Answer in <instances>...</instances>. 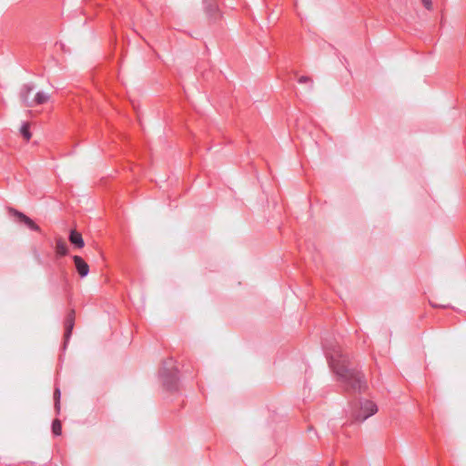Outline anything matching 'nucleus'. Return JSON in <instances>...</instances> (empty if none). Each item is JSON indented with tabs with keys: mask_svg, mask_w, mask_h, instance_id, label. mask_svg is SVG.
Segmentation results:
<instances>
[{
	"mask_svg": "<svg viewBox=\"0 0 466 466\" xmlns=\"http://www.w3.org/2000/svg\"><path fill=\"white\" fill-rule=\"evenodd\" d=\"M330 368L337 374L339 380L348 391L360 392L367 386L363 374L351 363L349 357L341 350L338 341L325 338L322 342Z\"/></svg>",
	"mask_w": 466,
	"mask_h": 466,
	"instance_id": "1",
	"label": "nucleus"
},
{
	"mask_svg": "<svg viewBox=\"0 0 466 466\" xmlns=\"http://www.w3.org/2000/svg\"><path fill=\"white\" fill-rule=\"evenodd\" d=\"M163 386L170 391L177 389V370L175 368L173 363H164L163 367L159 371Z\"/></svg>",
	"mask_w": 466,
	"mask_h": 466,
	"instance_id": "2",
	"label": "nucleus"
},
{
	"mask_svg": "<svg viewBox=\"0 0 466 466\" xmlns=\"http://www.w3.org/2000/svg\"><path fill=\"white\" fill-rule=\"evenodd\" d=\"M359 409L352 412V417L355 421H363L369 417L375 414L378 410L377 405L368 400H363L358 403Z\"/></svg>",
	"mask_w": 466,
	"mask_h": 466,
	"instance_id": "3",
	"label": "nucleus"
},
{
	"mask_svg": "<svg viewBox=\"0 0 466 466\" xmlns=\"http://www.w3.org/2000/svg\"><path fill=\"white\" fill-rule=\"evenodd\" d=\"M8 212L10 215L14 216L16 218L17 222L25 225L29 229L34 231H40L39 226L24 213L12 208L8 209Z\"/></svg>",
	"mask_w": 466,
	"mask_h": 466,
	"instance_id": "4",
	"label": "nucleus"
},
{
	"mask_svg": "<svg viewBox=\"0 0 466 466\" xmlns=\"http://www.w3.org/2000/svg\"><path fill=\"white\" fill-rule=\"evenodd\" d=\"M35 90L34 84H25L22 86L19 92V98L21 103L26 107H33L32 98L30 94Z\"/></svg>",
	"mask_w": 466,
	"mask_h": 466,
	"instance_id": "5",
	"label": "nucleus"
},
{
	"mask_svg": "<svg viewBox=\"0 0 466 466\" xmlns=\"http://www.w3.org/2000/svg\"><path fill=\"white\" fill-rule=\"evenodd\" d=\"M73 260L77 273L81 278L86 277L89 273V266L87 263L77 255L73 256Z\"/></svg>",
	"mask_w": 466,
	"mask_h": 466,
	"instance_id": "6",
	"label": "nucleus"
},
{
	"mask_svg": "<svg viewBox=\"0 0 466 466\" xmlns=\"http://www.w3.org/2000/svg\"><path fill=\"white\" fill-rule=\"evenodd\" d=\"M75 318H76V312L74 309H71L66 318L65 320V339L67 341L70 339V336L72 334V330L74 329L75 325Z\"/></svg>",
	"mask_w": 466,
	"mask_h": 466,
	"instance_id": "7",
	"label": "nucleus"
},
{
	"mask_svg": "<svg viewBox=\"0 0 466 466\" xmlns=\"http://www.w3.org/2000/svg\"><path fill=\"white\" fill-rule=\"evenodd\" d=\"M69 241L70 243L77 248H82L85 246L84 239L82 235L77 232L76 229H72L69 233Z\"/></svg>",
	"mask_w": 466,
	"mask_h": 466,
	"instance_id": "8",
	"label": "nucleus"
},
{
	"mask_svg": "<svg viewBox=\"0 0 466 466\" xmlns=\"http://www.w3.org/2000/svg\"><path fill=\"white\" fill-rule=\"evenodd\" d=\"M56 255L57 257H64L68 254V247L66 240L62 238H56Z\"/></svg>",
	"mask_w": 466,
	"mask_h": 466,
	"instance_id": "9",
	"label": "nucleus"
},
{
	"mask_svg": "<svg viewBox=\"0 0 466 466\" xmlns=\"http://www.w3.org/2000/svg\"><path fill=\"white\" fill-rule=\"evenodd\" d=\"M205 1V4H206V12L207 14L216 19L217 16H218V5L213 3V0H204Z\"/></svg>",
	"mask_w": 466,
	"mask_h": 466,
	"instance_id": "10",
	"label": "nucleus"
},
{
	"mask_svg": "<svg viewBox=\"0 0 466 466\" xmlns=\"http://www.w3.org/2000/svg\"><path fill=\"white\" fill-rule=\"evenodd\" d=\"M49 99V95L46 94L45 92H37L35 96L32 98L33 106L43 105L46 103Z\"/></svg>",
	"mask_w": 466,
	"mask_h": 466,
	"instance_id": "11",
	"label": "nucleus"
},
{
	"mask_svg": "<svg viewBox=\"0 0 466 466\" xmlns=\"http://www.w3.org/2000/svg\"><path fill=\"white\" fill-rule=\"evenodd\" d=\"M52 431L55 435L59 436L62 432L61 421L57 419L54 420L52 423Z\"/></svg>",
	"mask_w": 466,
	"mask_h": 466,
	"instance_id": "12",
	"label": "nucleus"
},
{
	"mask_svg": "<svg viewBox=\"0 0 466 466\" xmlns=\"http://www.w3.org/2000/svg\"><path fill=\"white\" fill-rule=\"evenodd\" d=\"M21 135L23 137L28 141L31 138V133L29 131V124L24 123L20 129Z\"/></svg>",
	"mask_w": 466,
	"mask_h": 466,
	"instance_id": "13",
	"label": "nucleus"
},
{
	"mask_svg": "<svg viewBox=\"0 0 466 466\" xmlns=\"http://www.w3.org/2000/svg\"><path fill=\"white\" fill-rule=\"evenodd\" d=\"M60 396H61L60 390L58 388H56V390L54 391V400H55V409L56 410L57 412H59V410H60Z\"/></svg>",
	"mask_w": 466,
	"mask_h": 466,
	"instance_id": "14",
	"label": "nucleus"
},
{
	"mask_svg": "<svg viewBox=\"0 0 466 466\" xmlns=\"http://www.w3.org/2000/svg\"><path fill=\"white\" fill-rule=\"evenodd\" d=\"M298 81L299 84L310 83L312 85V80L309 76H302Z\"/></svg>",
	"mask_w": 466,
	"mask_h": 466,
	"instance_id": "15",
	"label": "nucleus"
},
{
	"mask_svg": "<svg viewBox=\"0 0 466 466\" xmlns=\"http://www.w3.org/2000/svg\"><path fill=\"white\" fill-rule=\"evenodd\" d=\"M421 3L423 4L424 7L428 10H431L432 8L431 0H421Z\"/></svg>",
	"mask_w": 466,
	"mask_h": 466,
	"instance_id": "16",
	"label": "nucleus"
}]
</instances>
